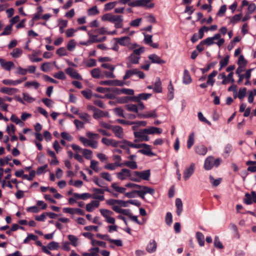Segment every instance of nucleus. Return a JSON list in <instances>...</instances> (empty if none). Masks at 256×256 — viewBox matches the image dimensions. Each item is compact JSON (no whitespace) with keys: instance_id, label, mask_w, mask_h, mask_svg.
Returning <instances> with one entry per match:
<instances>
[{"instance_id":"obj_27","label":"nucleus","mask_w":256,"mask_h":256,"mask_svg":"<svg viewBox=\"0 0 256 256\" xmlns=\"http://www.w3.org/2000/svg\"><path fill=\"white\" fill-rule=\"evenodd\" d=\"M113 92L118 94H124L128 95H133L134 94V90L130 88H122L120 89L115 88L113 90Z\"/></svg>"},{"instance_id":"obj_25","label":"nucleus","mask_w":256,"mask_h":256,"mask_svg":"<svg viewBox=\"0 0 256 256\" xmlns=\"http://www.w3.org/2000/svg\"><path fill=\"white\" fill-rule=\"evenodd\" d=\"M104 117L109 118L110 115L108 112H104L98 109H96L95 112H94L93 118L96 120H98Z\"/></svg>"},{"instance_id":"obj_56","label":"nucleus","mask_w":256,"mask_h":256,"mask_svg":"<svg viewBox=\"0 0 256 256\" xmlns=\"http://www.w3.org/2000/svg\"><path fill=\"white\" fill-rule=\"evenodd\" d=\"M82 154L84 157L87 160L91 159L92 157V152L91 150L88 149H84L82 152Z\"/></svg>"},{"instance_id":"obj_15","label":"nucleus","mask_w":256,"mask_h":256,"mask_svg":"<svg viewBox=\"0 0 256 256\" xmlns=\"http://www.w3.org/2000/svg\"><path fill=\"white\" fill-rule=\"evenodd\" d=\"M115 136L118 138H122L124 137L123 128L119 126H113L111 130Z\"/></svg>"},{"instance_id":"obj_40","label":"nucleus","mask_w":256,"mask_h":256,"mask_svg":"<svg viewBox=\"0 0 256 256\" xmlns=\"http://www.w3.org/2000/svg\"><path fill=\"white\" fill-rule=\"evenodd\" d=\"M196 152L200 155H205L207 152V148L203 145H199L195 148Z\"/></svg>"},{"instance_id":"obj_28","label":"nucleus","mask_w":256,"mask_h":256,"mask_svg":"<svg viewBox=\"0 0 256 256\" xmlns=\"http://www.w3.org/2000/svg\"><path fill=\"white\" fill-rule=\"evenodd\" d=\"M100 203L98 200H92L90 203L86 205V210L88 212H92L96 208H98L100 206Z\"/></svg>"},{"instance_id":"obj_4","label":"nucleus","mask_w":256,"mask_h":256,"mask_svg":"<svg viewBox=\"0 0 256 256\" xmlns=\"http://www.w3.org/2000/svg\"><path fill=\"white\" fill-rule=\"evenodd\" d=\"M102 216L104 218L105 221L110 224H114L116 220L113 217L114 212L108 209L102 208L100 210Z\"/></svg>"},{"instance_id":"obj_31","label":"nucleus","mask_w":256,"mask_h":256,"mask_svg":"<svg viewBox=\"0 0 256 256\" xmlns=\"http://www.w3.org/2000/svg\"><path fill=\"white\" fill-rule=\"evenodd\" d=\"M90 74L94 78H103L102 71L99 68L92 69L90 71Z\"/></svg>"},{"instance_id":"obj_36","label":"nucleus","mask_w":256,"mask_h":256,"mask_svg":"<svg viewBox=\"0 0 256 256\" xmlns=\"http://www.w3.org/2000/svg\"><path fill=\"white\" fill-rule=\"evenodd\" d=\"M176 214L178 216H180L183 211V204L180 198H176Z\"/></svg>"},{"instance_id":"obj_63","label":"nucleus","mask_w":256,"mask_h":256,"mask_svg":"<svg viewBox=\"0 0 256 256\" xmlns=\"http://www.w3.org/2000/svg\"><path fill=\"white\" fill-rule=\"evenodd\" d=\"M86 135L90 140H94V139H98L100 138L98 134L91 132H86Z\"/></svg>"},{"instance_id":"obj_12","label":"nucleus","mask_w":256,"mask_h":256,"mask_svg":"<svg viewBox=\"0 0 256 256\" xmlns=\"http://www.w3.org/2000/svg\"><path fill=\"white\" fill-rule=\"evenodd\" d=\"M44 12V10L41 6L38 7L37 8V12L32 17V20L33 22L36 21L40 19L43 20H48V14H46L44 15H42V12Z\"/></svg>"},{"instance_id":"obj_17","label":"nucleus","mask_w":256,"mask_h":256,"mask_svg":"<svg viewBox=\"0 0 256 256\" xmlns=\"http://www.w3.org/2000/svg\"><path fill=\"white\" fill-rule=\"evenodd\" d=\"M152 96V94L147 93H141L137 96H133L130 98V100L134 102H138L141 100H146Z\"/></svg>"},{"instance_id":"obj_3","label":"nucleus","mask_w":256,"mask_h":256,"mask_svg":"<svg viewBox=\"0 0 256 256\" xmlns=\"http://www.w3.org/2000/svg\"><path fill=\"white\" fill-rule=\"evenodd\" d=\"M88 40L86 42H80V44L84 46H89L92 43L102 42L106 40V36L97 38V35H93L92 32L90 31L88 32Z\"/></svg>"},{"instance_id":"obj_46","label":"nucleus","mask_w":256,"mask_h":256,"mask_svg":"<svg viewBox=\"0 0 256 256\" xmlns=\"http://www.w3.org/2000/svg\"><path fill=\"white\" fill-rule=\"evenodd\" d=\"M154 91L156 92L160 93L162 92V82L159 78H157L154 88Z\"/></svg>"},{"instance_id":"obj_21","label":"nucleus","mask_w":256,"mask_h":256,"mask_svg":"<svg viewBox=\"0 0 256 256\" xmlns=\"http://www.w3.org/2000/svg\"><path fill=\"white\" fill-rule=\"evenodd\" d=\"M148 58L152 64H161L166 63L164 60L156 54H151L148 56Z\"/></svg>"},{"instance_id":"obj_10","label":"nucleus","mask_w":256,"mask_h":256,"mask_svg":"<svg viewBox=\"0 0 256 256\" xmlns=\"http://www.w3.org/2000/svg\"><path fill=\"white\" fill-rule=\"evenodd\" d=\"M130 170L128 168H122V170L116 174L117 178L121 180H130Z\"/></svg>"},{"instance_id":"obj_6","label":"nucleus","mask_w":256,"mask_h":256,"mask_svg":"<svg viewBox=\"0 0 256 256\" xmlns=\"http://www.w3.org/2000/svg\"><path fill=\"white\" fill-rule=\"evenodd\" d=\"M196 170L194 163H191L189 166H186L183 172V178L185 180H188L194 174Z\"/></svg>"},{"instance_id":"obj_24","label":"nucleus","mask_w":256,"mask_h":256,"mask_svg":"<svg viewBox=\"0 0 256 256\" xmlns=\"http://www.w3.org/2000/svg\"><path fill=\"white\" fill-rule=\"evenodd\" d=\"M0 64L1 66L5 70L10 71L12 68H14V64L13 62L9 61L6 62L4 59L0 58Z\"/></svg>"},{"instance_id":"obj_8","label":"nucleus","mask_w":256,"mask_h":256,"mask_svg":"<svg viewBox=\"0 0 256 256\" xmlns=\"http://www.w3.org/2000/svg\"><path fill=\"white\" fill-rule=\"evenodd\" d=\"M80 141L85 146H90L92 148H96L98 146V142L96 140L86 138L84 136L79 138Z\"/></svg>"},{"instance_id":"obj_13","label":"nucleus","mask_w":256,"mask_h":256,"mask_svg":"<svg viewBox=\"0 0 256 256\" xmlns=\"http://www.w3.org/2000/svg\"><path fill=\"white\" fill-rule=\"evenodd\" d=\"M134 174L138 176L139 182H140L142 180H148L150 177V170H147L142 172L135 171Z\"/></svg>"},{"instance_id":"obj_62","label":"nucleus","mask_w":256,"mask_h":256,"mask_svg":"<svg viewBox=\"0 0 256 256\" xmlns=\"http://www.w3.org/2000/svg\"><path fill=\"white\" fill-rule=\"evenodd\" d=\"M49 156L52 158L50 162L51 164L57 165L58 164V161L56 159V154L54 152L49 151Z\"/></svg>"},{"instance_id":"obj_60","label":"nucleus","mask_w":256,"mask_h":256,"mask_svg":"<svg viewBox=\"0 0 256 256\" xmlns=\"http://www.w3.org/2000/svg\"><path fill=\"white\" fill-rule=\"evenodd\" d=\"M229 58L228 56H226L220 62V70H221L224 67L226 66L228 64Z\"/></svg>"},{"instance_id":"obj_44","label":"nucleus","mask_w":256,"mask_h":256,"mask_svg":"<svg viewBox=\"0 0 256 256\" xmlns=\"http://www.w3.org/2000/svg\"><path fill=\"white\" fill-rule=\"evenodd\" d=\"M93 35H97V38H98V35L104 34L107 32V30L106 28L104 27H102L97 29H96L94 30H91Z\"/></svg>"},{"instance_id":"obj_48","label":"nucleus","mask_w":256,"mask_h":256,"mask_svg":"<svg viewBox=\"0 0 256 256\" xmlns=\"http://www.w3.org/2000/svg\"><path fill=\"white\" fill-rule=\"evenodd\" d=\"M22 54V50L20 48H16L10 52V55L14 58H20Z\"/></svg>"},{"instance_id":"obj_50","label":"nucleus","mask_w":256,"mask_h":256,"mask_svg":"<svg viewBox=\"0 0 256 256\" xmlns=\"http://www.w3.org/2000/svg\"><path fill=\"white\" fill-rule=\"evenodd\" d=\"M112 188L116 192L119 193H124L126 188L123 187H121L118 186V185L116 183H114L112 184Z\"/></svg>"},{"instance_id":"obj_54","label":"nucleus","mask_w":256,"mask_h":256,"mask_svg":"<svg viewBox=\"0 0 256 256\" xmlns=\"http://www.w3.org/2000/svg\"><path fill=\"white\" fill-rule=\"evenodd\" d=\"M242 16V14H235L232 17L229 18L230 20V22L232 24L237 23L240 20Z\"/></svg>"},{"instance_id":"obj_14","label":"nucleus","mask_w":256,"mask_h":256,"mask_svg":"<svg viewBox=\"0 0 256 256\" xmlns=\"http://www.w3.org/2000/svg\"><path fill=\"white\" fill-rule=\"evenodd\" d=\"M153 0H138V7H142L146 9L152 8L154 6Z\"/></svg>"},{"instance_id":"obj_19","label":"nucleus","mask_w":256,"mask_h":256,"mask_svg":"<svg viewBox=\"0 0 256 256\" xmlns=\"http://www.w3.org/2000/svg\"><path fill=\"white\" fill-rule=\"evenodd\" d=\"M157 249V243L154 240H150L146 246V250L148 252L152 254Z\"/></svg>"},{"instance_id":"obj_32","label":"nucleus","mask_w":256,"mask_h":256,"mask_svg":"<svg viewBox=\"0 0 256 256\" xmlns=\"http://www.w3.org/2000/svg\"><path fill=\"white\" fill-rule=\"evenodd\" d=\"M122 166H126L132 170H136L138 168V164L136 160H125L122 163Z\"/></svg>"},{"instance_id":"obj_58","label":"nucleus","mask_w":256,"mask_h":256,"mask_svg":"<svg viewBox=\"0 0 256 256\" xmlns=\"http://www.w3.org/2000/svg\"><path fill=\"white\" fill-rule=\"evenodd\" d=\"M246 92V88H243L239 90L238 94V98L241 100H242L244 98Z\"/></svg>"},{"instance_id":"obj_37","label":"nucleus","mask_w":256,"mask_h":256,"mask_svg":"<svg viewBox=\"0 0 256 256\" xmlns=\"http://www.w3.org/2000/svg\"><path fill=\"white\" fill-rule=\"evenodd\" d=\"M100 249L98 247L90 248L88 252H84L82 254L83 256H99Z\"/></svg>"},{"instance_id":"obj_5","label":"nucleus","mask_w":256,"mask_h":256,"mask_svg":"<svg viewBox=\"0 0 256 256\" xmlns=\"http://www.w3.org/2000/svg\"><path fill=\"white\" fill-rule=\"evenodd\" d=\"M136 192L140 198L144 199L146 194H150L153 195L155 192V190L152 188L140 185V189L136 190Z\"/></svg>"},{"instance_id":"obj_22","label":"nucleus","mask_w":256,"mask_h":256,"mask_svg":"<svg viewBox=\"0 0 256 256\" xmlns=\"http://www.w3.org/2000/svg\"><path fill=\"white\" fill-rule=\"evenodd\" d=\"M63 210L64 212L72 214H78L82 216H84V210L78 208H64L63 209Z\"/></svg>"},{"instance_id":"obj_64","label":"nucleus","mask_w":256,"mask_h":256,"mask_svg":"<svg viewBox=\"0 0 256 256\" xmlns=\"http://www.w3.org/2000/svg\"><path fill=\"white\" fill-rule=\"evenodd\" d=\"M60 248L59 243L56 242H49V250H57Z\"/></svg>"},{"instance_id":"obj_55","label":"nucleus","mask_w":256,"mask_h":256,"mask_svg":"<svg viewBox=\"0 0 256 256\" xmlns=\"http://www.w3.org/2000/svg\"><path fill=\"white\" fill-rule=\"evenodd\" d=\"M126 109L130 112H138V106L134 104H128L125 106Z\"/></svg>"},{"instance_id":"obj_18","label":"nucleus","mask_w":256,"mask_h":256,"mask_svg":"<svg viewBox=\"0 0 256 256\" xmlns=\"http://www.w3.org/2000/svg\"><path fill=\"white\" fill-rule=\"evenodd\" d=\"M66 72L72 78L78 80H82V76L80 74H79L76 70L71 68H67L66 70Z\"/></svg>"},{"instance_id":"obj_49","label":"nucleus","mask_w":256,"mask_h":256,"mask_svg":"<svg viewBox=\"0 0 256 256\" xmlns=\"http://www.w3.org/2000/svg\"><path fill=\"white\" fill-rule=\"evenodd\" d=\"M114 16L115 15L112 14L110 13L106 14L102 16V21H108L112 22L114 21L113 19Z\"/></svg>"},{"instance_id":"obj_9","label":"nucleus","mask_w":256,"mask_h":256,"mask_svg":"<svg viewBox=\"0 0 256 256\" xmlns=\"http://www.w3.org/2000/svg\"><path fill=\"white\" fill-rule=\"evenodd\" d=\"M93 193L90 194V198L98 200V201H102L104 200V191L100 188H94L92 190Z\"/></svg>"},{"instance_id":"obj_26","label":"nucleus","mask_w":256,"mask_h":256,"mask_svg":"<svg viewBox=\"0 0 256 256\" xmlns=\"http://www.w3.org/2000/svg\"><path fill=\"white\" fill-rule=\"evenodd\" d=\"M18 92V90L16 88L2 87L0 88V92L1 93L8 95H13L16 93Z\"/></svg>"},{"instance_id":"obj_2","label":"nucleus","mask_w":256,"mask_h":256,"mask_svg":"<svg viewBox=\"0 0 256 256\" xmlns=\"http://www.w3.org/2000/svg\"><path fill=\"white\" fill-rule=\"evenodd\" d=\"M221 161L220 158L214 159L212 156H208L204 160V168L206 170H209L214 166L217 168L220 165Z\"/></svg>"},{"instance_id":"obj_43","label":"nucleus","mask_w":256,"mask_h":256,"mask_svg":"<svg viewBox=\"0 0 256 256\" xmlns=\"http://www.w3.org/2000/svg\"><path fill=\"white\" fill-rule=\"evenodd\" d=\"M112 209L116 212L122 214H128V210L122 209L119 204H116L114 207H112Z\"/></svg>"},{"instance_id":"obj_11","label":"nucleus","mask_w":256,"mask_h":256,"mask_svg":"<svg viewBox=\"0 0 256 256\" xmlns=\"http://www.w3.org/2000/svg\"><path fill=\"white\" fill-rule=\"evenodd\" d=\"M244 202L248 205L251 204L252 202L256 203V192L252 191L250 193H246Z\"/></svg>"},{"instance_id":"obj_59","label":"nucleus","mask_w":256,"mask_h":256,"mask_svg":"<svg viewBox=\"0 0 256 256\" xmlns=\"http://www.w3.org/2000/svg\"><path fill=\"white\" fill-rule=\"evenodd\" d=\"M10 120L12 122H15L16 124H20L21 126L24 125L22 120L15 114H12Z\"/></svg>"},{"instance_id":"obj_16","label":"nucleus","mask_w":256,"mask_h":256,"mask_svg":"<svg viewBox=\"0 0 256 256\" xmlns=\"http://www.w3.org/2000/svg\"><path fill=\"white\" fill-rule=\"evenodd\" d=\"M138 152L148 156H154L155 155L152 152L150 146L146 144H144L142 149L139 150Z\"/></svg>"},{"instance_id":"obj_38","label":"nucleus","mask_w":256,"mask_h":256,"mask_svg":"<svg viewBox=\"0 0 256 256\" xmlns=\"http://www.w3.org/2000/svg\"><path fill=\"white\" fill-rule=\"evenodd\" d=\"M122 166V163L119 162H115L114 163H109L105 165L104 168L106 170H115L118 167Z\"/></svg>"},{"instance_id":"obj_61","label":"nucleus","mask_w":256,"mask_h":256,"mask_svg":"<svg viewBox=\"0 0 256 256\" xmlns=\"http://www.w3.org/2000/svg\"><path fill=\"white\" fill-rule=\"evenodd\" d=\"M12 26L10 24L6 26L4 30L0 34V36H8L10 34L12 30Z\"/></svg>"},{"instance_id":"obj_41","label":"nucleus","mask_w":256,"mask_h":256,"mask_svg":"<svg viewBox=\"0 0 256 256\" xmlns=\"http://www.w3.org/2000/svg\"><path fill=\"white\" fill-rule=\"evenodd\" d=\"M78 117L86 123L90 122L91 120L90 116L84 112H80L78 114Z\"/></svg>"},{"instance_id":"obj_47","label":"nucleus","mask_w":256,"mask_h":256,"mask_svg":"<svg viewBox=\"0 0 256 256\" xmlns=\"http://www.w3.org/2000/svg\"><path fill=\"white\" fill-rule=\"evenodd\" d=\"M140 56H137L136 54L132 53L131 54L128 56V60L130 62L133 64H137L139 62Z\"/></svg>"},{"instance_id":"obj_39","label":"nucleus","mask_w":256,"mask_h":256,"mask_svg":"<svg viewBox=\"0 0 256 256\" xmlns=\"http://www.w3.org/2000/svg\"><path fill=\"white\" fill-rule=\"evenodd\" d=\"M218 74V72L216 70L212 71L208 76L207 84L212 86L215 82L214 78Z\"/></svg>"},{"instance_id":"obj_51","label":"nucleus","mask_w":256,"mask_h":256,"mask_svg":"<svg viewBox=\"0 0 256 256\" xmlns=\"http://www.w3.org/2000/svg\"><path fill=\"white\" fill-rule=\"evenodd\" d=\"M194 142V132L191 133L189 136L187 141V148L190 149L192 148Z\"/></svg>"},{"instance_id":"obj_35","label":"nucleus","mask_w":256,"mask_h":256,"mask_svg":"<svg viewBox=\"0 0 256 256\" xmlns=\"http://www.w3.org/2000/svg\"><path fill=\"white\" fill-rule=\"evenodd\" d=\"M192 80L189 72L187 70H184L182 78V82L185 84H188L192 82Z\"/></svg>"},{"instance_id":"obj_1","label":"nucleus","mask_w":256,"mask_h":256,"mask_svg":"<svg viewBox=\"0 0 256 256\" xmlns=\"http://www.w3.org/2000/svg\"><path fill=\"white\" fill-rule=\"evenodd\" d=\"M203 42H205L206 44L208 46L216 44L220 48L224 44V40L223 38H221V34H216L213 36L208 37L203 40Z\"/></svg>"},{"instance_id":"obj_30","label":"nucleus","mask_w":256,"mask_h":256,"mask_svg":"<svg viewBox=\"0 0 256 256\" xmlns=\"http://www.w3.org/2000/svg\"><path fill=\"white\" fill-rule=\"evenodd\" d=\"M148 135V134H161L162 132V130L160 128L154 127V126H150L146 128Z\"/></svg>"},{"instance_id":"obj_45","label":"nucleus","mask_w":256,"mask_h":256,"mask_svg":"<svg viewBox=\"0 0 256 256\" xmlns=\"http://www.w3.org/2000/svg\"><path fill=\"white\" fill-rule=\"evenodd\" d=\"M72 194L75 198L82 199L84 200H86L90 197V194L88 193H83L81 194L74 193Z\"/></svg>"},{"instance_id":"obj_52","label":"nucleus","mask_w":256,"mask_h":256,"mask_svg":"<svg viewBox=\"0 0 256 256\" xmlns=\"http://www.w3.org/2000/svg\"><path fill=\"white\" fill-rule=\"evenodd\" d=\"M118 142L119 144L118 146H120V148L124 149L126 148L127 146L130 147L132 144V142L126 140H123L122 141H118Z\"/></svg>"},{"instance_id":"obj_23","label":"nucleus","mask_w":256,"mask_h":256,"mask_svg":"<svg viewBox=\"0 0 256 256\" xmlns=\"http://www.w3.org/2000/svg\"><path fill=\"white\" fill-rule=\"evenodd\" d=\"M102 142L106 146H112L117 147L118 146L119 142L114 139H108L106 138H103L102 139Z\"/></svg>"},{"instance_id":"obj_53","label":"nucleus","mask_w":256,"mask_h":256,"mask_svg":"<svg viewBox=\"0 0 256 256\" xmlns=\"http://www.w3.org/2000/svg\"><path fill=\"white\" fill-rule=\"evenodd\" d=\"M99 12H100L96 6H94L88 10V14L90 16L98 14Z\"/></svg>"},{"instance_id":"obj_57","label":"nucleus","mask_w":256,"mask_h":256,"mask_svg":"<svg viewBox=\"0 0 256 256\" xmlns=\"http://www.w3.org/2000/svg\"><path fill=\"white\" fill-rule=\"evenodd\" d=\"M90 168L94 171L98 172L100 170L98 162L94 160H92L90 161Z\"/></svg>"},{"instance_id":"obj_33","label":"nucleus","mask_w":256,"mask_h":256,"mask_svg":"<svg viewBox=\"0 0 256 256\" xmlns=\"http://www.w3.org/2000/svg\"><path fill=\"white\" fill-rule=\"evenodd\" d=\"M68 238L70 240V244L72 246L76 247L80 244V241L76 236L72 234H69L68 236Z\"/></svg>"},{"instance_id":"obj_29","label":"nucleus","mask_w":256,"mask_h":256,"mask_svg":"<svg viewBox=\"0 0 256 256\" xmlns=\"http://www.w3.org/2000/svg\"><path fill=\"white\" fill-rule=\"evenodd\" d=\"M114 40L119 44L122 46H126L128 44L129 42H130V38L129 36H125L120 38H115Z\"/></svg>"},{"instance_id":"obj_7","label":"nucleus","mask_w":256,"mask_h":256,"mask_svg":"<svg viewBox=\"0 0 256 256\" xmlns=\"http://www.w3.org/2000/svg\"><path fill=\"white\" fill-rule=\"evenodd\" d=\"M147 129H141L138 131H135L134 132V136L136 138L140 139L141 141L147 142L150 140V138L148 136V133L146 131Z\"/></svg>"},{"instance_id":"obj_34","label":"nucleus","mask_w":256,"mask_h":256,"mask_svg":"<svg viewBox=\"0 0 256 256\" xmlns=\"http://www.w3.org/2000/svg\"><path fill=\"white\" fill-rule=\"evenodd\" d=\"M233 150L232 146L230 144H227L224 148L222 156L224 158H227L230 156V154Z\"/></svg>"},{"instance_id":"obj_20","label":"nucleus","mask_w":256,"mask_h":256,"mask_svg":"<svg viewBox=\"0 0 256 256\" xmlns=\"http://www.w3.org/2000/svg\"><path fill=\"white\" fill-rule=\"evenodd\" d=\"M112 23L114 24L116 28H122L123 26V16L120 15H115Z\"/></svg>"},{"instance_id":"obj_42","label":"nucleus","mask_w":256,"mask_h":256,"mask_svg":"<svg viewBox=\"0 0 256 256\" xmlns=\"http://www.w3.org/2000/svg\"><path fill=\"white\" fill-rule=\"evenodd\" d=\"M196 238L198 242L199 245L200 246H203L204 245V235L200 232H197L196 233Z\"/></svg>"}]
</instances>
